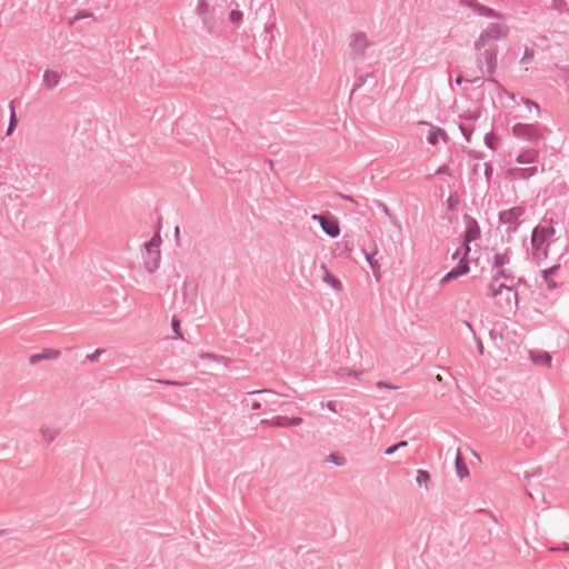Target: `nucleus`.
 I'll return each mask as SVG.
<instances>
[{
    "label": "nucleus",
    "mask_w": 569,
    "mask_h": 569,
    "mask_svg": "<svg viewBox=\"0 0 569 569\" xmlns=\"http://www.w3.org/2000/svg\"><path fill=\"white\" fill-rule=\"evenodd\" d=\"M40 360H43L42 352L41 353H37V355H32L29 358V361H30L31 365H34L36 362H38Z\"/></svg>",
    "instance_id": "nucleus-25"
},
{
    "label": "nucleus",
    "mask_w": 569,
    "mask_h": 569,
    "mask_svg": "<svg viewBox=\"0 0 569 569\" xmlns=\"http://www.w3.org/2000/svg\"><path fill=\"white\" fill-rule=\"evenodd\" d=\"M169 385H174V386H182L183 383L182 382H168Z\"/></svg>",
    "instance_id": "nucleus-33"
},
{
    "label": "nucleus",
    "mask_w": 569,
    "mask_h": 569,
    "mask_svg": "<svg viewBox=\"0 0 569 569\" xmlns=\"http://www.w3.org/2000/svg\"><path fill=\"white\" fill-rule=\"evenodd\" d=\"M553 228H535L531 244L537 254L546 257L548 253V240L553 236Z\"/></svg>",
    "instance_id": "nucleus-4"
},
{
    "label": "nucleus",
    "mask_w": 569,
    "mask_h": 569,
    "mask_svg": "<svg viewBox=\"0 0 569 569\" xmlns=\"http://www.w3.org/2000/svg\"><path fill=\"white\" fill-rule=\"evenodd\" d=\"M407 445V441H400L399 443L396 445V447L399 449L406 447Z\"/></svg>",
    "instance_id": "nucleus-31"
},
{
    "label": "nucleus",
    "mask_w": 569,
    "mask_h": 569,
    "mask_svg": "<svg viewBox=\"0 0 569 569\" xmlns=\"http://www.w3.org/2000/svg\"><path fill=\"white\" fill-rule=\"evenodd\" d=\"M498 276H499V277H505V272H503V270L499 271V272H498Z\"/></svg>",
    "instance_id": "nucleus-34"
},
{
    "label": "nucleus",
    "mask_w": 569,
    "mask_h": 569,
    "mask_svg": "<svg viewBox=\"0 0 569 569\" xmlns=\"http://www.w3.org/2000/svg\"><path fill=\"white\" fill-rule=\"evenodd\" d=\"M229 19H230L231 22L238 23L242 19V13L240 11L233 10V11L230 12Z\"/></svg>",
    "instance_id": "nucleus-23"
},
{
    "label": "nucleus",
    "mask_w": 569,
    "mask_h": 569,
    "mask_svg": "<svg viewBox=\"0 0 569 569\" xmlns=\"http://www.w3.org/2000/svg\"><path fill=\"white\" fill-rule=\"evenodd\" d=\"M252 410H259L262 407V402L260 400H253L250 403Z\"/></svg>",
    "instance_id": "nucleus-27"
},
{
    "label": "nucleus",
    "mask_w": 569,
    "mask_h": 569,
    "mask_svg": "<svg viewBox=\"0 0 569 569\" xmlns=\"http://www.w3.org/2000/svg\"><path fill=\"white\" fill-rule=\"evenodd\" d=\"M313 220L319 221L322 230L330 237L336 238L340 233V228L336 219H328L321 214H313Z\"/></svg>",
    "instance_id": "nucleus-6"
},
{
    "label": "nucleus",
    "mask_w": 569,
    "mask_h": 569,
    "mask_svg": "<svg viewBox=\"0 0 569 569\" xmlns=\"http://www.w3.org/2000/svg\"><path fill=\"white\" fill-rule=\"evenodd\" d=\"M366 259H367L368 263L370 264V267L372 268V270L376 273H378L379 269H380L379 262L376 259H373V257L369 253H366Z\"/></svg>",
    "instance_id": "nucleus-21"
},
{
    "label": "nucleus",
    "mask_w": 569,
    "mask_h": 569,
    "mask_svg": "<svg viewBox=\"0 0 569 569\" xmlns=\"http://www.w3.org/2000/svg\"><path fill=\"white\" fill-rule=\"evenodd\" d=\"M530 358L532 362L539 366L550 367L551 365V357L547 352H530Z\"/></svg>",
    "instance_id": "nucleus-14"
},
{
    "label": "nucleus",
    "mask_w": 569,
    "mask_h": 569,
    "mask_svg": "<svg viewBox=\"0 0 569 569\" xmlns=\"http://www.w3.org/2000/svg\"><path fill=\"white\" fill-rule=\"evenodd\" d=\"M200 358L203 360V361H220L222 358L219 357V356H216L213 353H209V352H206V353H201L200 355Z\"/></svg>",
    "instance_id": "nucleus-22"
},
{
    "label": "nucleus",
    "mask_w": 569,
    "mask_h": 569,
    "mask_svg": "<svg viewBox=\"0 0 569 569\" xmlns=\"http://www.w3.org/2000/svg\"><path fill=\"white\" fill-rule=\"evenodd\" d=\"M446 133L441 129H432L430 133L428 134L427 139L428 142L431 144H437L439 142L440 138H445Z\"/></svg>",
    "instance_id": "nucleus-17"
},
{
    "label": "nucleus",
    "mask_w": 569,
    "mask_h": 569,
    "mask_svg": "<svg viewBox=\"0 0 569 569\" xmlns=\"http://www.w3.org/2000/svg\"><path fill=\"white\" fill-rule=\"evenodd\" d=\"M92 14L89 13V12H81V13H78L71 21V23H73L77 19H80V18H91Z\"/></svg>",
    "instance_id": "nucleus-26"
},
{
    "label": "nucleus",
    "mask_w": 569,
    "mask_h": 569,
    "mask_svg": "<svg viewBox=\"0 0 569 569\" xmlns=\"http://www.w3.org/2000/svg\"><path fill=\"white\" fill-rule=\"evenodd\" d=\"M249 395H268V396H271V392L268 391V390H257V391L250 392Z\"/></svg>",
    "instance_id": "nucleus-28"
},
{
    "label": "nucleus",
    "mask_w": 569,
    "mask_h": 569,
    "mask_svg": "<svg viewBox=\"0 0 569 569\" xmlns=\"http://www.w3.org/2000/svg\"><path fill=\"white\" fill-rule=\"evenodd\" d=\"M525 210L521 207H515L505 210L500 213V221L506 224H513L523 214Z\"/></svg>",
    "instance_id": "nucleus-9"
},
{
    "label": "nucleus",
    "mask_w": 569,
    "mask_h": 569,
    "mask_svg": "<svg viewBox=\"0 0 569 569\" xmlns=\"http://www.w3.org/2000/svg\"><path fill=\"white\" fill-rule=\"evenodd\" d=\"M172 326H173V330H174V331H178V329H179V322H178V321H173Z\"/></svg>",
    "instance_id": "nucleus-32"
},
{
    "label": "nucleus",
    "mask_w": 569,
    "mask_h": 569,
    "mask_svg": "<svg viewBox=\"0 0 569 569\" xmlns=\"http://www.w3.org/2000/svg\"><path fill=\"white\" fill-rule=\"evenodd\" d=\"M369 47V40L363 33H355L350 40V49L355 57H362Z\"/></svg>",
    "instance_id": "nucleus-5"
},
{
    "label": "nucleus",
    "mask_w": 569,
    "mask_h": 569,
    "mask_svg": "<svg viewBox=\"0 0 569 569\" xmlns=\"http://www.w3.org/2000/svg\"><path fill=\"white\" fill-rule=\"evenodd\" d=\"M480 236V229L479 226L476 223L475 220L470 219L467 224V230L465 232V252L463 257H466L470 250L468 243L472 240L478 239Z\"/></svg>",
    "instance_id": "nucleus-8"
},
{
    "label": "nucleus",
    "mask_w": 569,
    "mask_h": 569,
    "mask_svg": "<svg viewBox=\"0 0 569 569\" xmlns=\"http://www.w3.org/2000/svg\"><path fill=\"white\" fill-rule=\"evenodd\" d=\"M160 246L161 237L156 232L152 238L146 243V268L149 272L158 269L160 262Z\"/></svg>",
    "instance_id": "nucleus-3"
},
{
    "label": "nucleus",
    "mask_w": 569,
    "mask_h": 569,
    "mask_svg": "<svg viewBox=\"0 0 569 569\" xmlns=\"http://www.w3.org/2000/svg\"><path fill=\"white\" fill-rule=\"evenodd\" d=\"M59 433V429L53 425L43 423L40 427V435L47 443L53 442L58 438Z\"/></svg>",
    "instance_id": "nucleus-11"
},
{
    "label": "nucleus",
    "mask_w": 569,
    "mask_h": 569,
    "mask_svg": "<svg viewBox=\"0 0 569 569\" xmlns=\"http://www.w3.org/2000/svg\"><path fill=\"white\" fill-rule=\"evenodd\" d=\"M302 422L301 418H292L287 420L284 417H276L271 420H262V425H267L269 427H286V426H298Z\"/></svg>",
    "instance_id": "nucleus-10"
},
{
    "label": "nucleus",
    "mask_w": 569,
    "mask_h": 569,
    "mask_svg": "<svg viewBox=\"0 0 569 569\" xmlns=\"http://www.w3.org/2000/svg\"><path fill=\"white\" fill-rule=\"evenodd\" d=\"M488 295L495 305L506 313H513L518 307V293L516 290L493 278L488 287Z\"/></svg>",
    "instance_id": "nucleus-2"
},
{
    "label": "nucleus",
    "mask_w": 569,
    "mask_h": 569,
    "mask_svg": "<svg viewBox=\"0 0 569 569\" xmlns=\"http://www.w3.org/2000/svg\"><path fill=\"white\" fill-rule=\"evenodd\" d=\"M469 272L468 262L465 259H461L457 267L451 269L446 276H443L440 280V284H446L449 281L457 279L460 276L467 274Z\"/></svg>",
    "instance_id": "nucleus-7"
},
{
    "label": "nucleus",
    "mask_w": 569,
    "mask_h": 569,
    "mask_svg": "<svg viewBox=\"0 0 569 569\" xmlns=\"http://www.w3.org/2000/svg\"><path fill=\"white\" fill-rule=\"evenodd\" d=\"M416 481L420 487H425V489L428 490L429 483L431 481L430 473L426 470H418L416 475Z\"/></svg>",
    "instance_id": "nucleus-16"
},
{
    "label": "nucleus",
    "mask_w": 569,
    "mask_h": 569,
    "mask_svg": "<svg viewBox=\"0 0 569 569\" xmlns=\"http://www.w3.org/2000/svg\"><path fill=\"white\" fill-rule=\"evenodd\" d=\"M508 262V256L505 253H497L493 258V263L497 268H501L505 263Z\"/></svg>",
    "instance_id": "nucleus-19"
},
{
    "label": "nucleus",
    "mask_w": 569,
    "mask_h": 569,
    "mask_svg": "<svg viewBox=\"0 0 569 569\" xmlns=\"http://www.w3.org/2000/svg\"><path fill=\"white\" fill-rule=\"evenodd\" d=\"M517 170H509V174H512L513 172H516Z\"/></svg>",
    "instance_id": "nucleus-36"
},
{
    "label": "nucleus",
    "mask_w": 569,
    "mask_h": 569,
    "mask_svg": "<svg viewBox=\"0 0 569 569\" xmlns=\"http://www.w3.org/2000/svg\"><path fill=\"white\" fill-rule=\"evenodd\" d=\"M536 157H537L536 152L530 151V152H527V153H523V154L519 156L518 157V162L519 163L532 162V161H535Z\"/></svg>",
    "instance_id": "nucleus-18"
},
{
    "label": "nucleus",
    "mask_w": 569,
    "mask_h": 569,
    "mask_svg": "<svg viewBox=\"0 0 569 569\" xmlns=\"http://www.w3.org/2000/svg\"><path fill=\"white\" fill-rule=\"evenodd\" d=\"M60 80L61 73L58 70H46L42 76V81L47 89H53L59 84Z\"/></svg>",
    "instance_id": "nucleus-12"
},
{
    "label": "nucleus",
    "mask_w": 569,
    "mask_h": 569,
    "mask_svg": "<svg viewBox=\"0 0 569 569\" xmlns=\"http://www.w3.org/2000/svg\"><path fill=\"white\" fill-rule=\"evenodd\" d=\"M461 2L471 9H473L477 13L487 16L489 18H495L498 21L490 23L480 34L479 39L476 42L477 49L485 48L490 41H496L503 39L509 33V28L503 22L502 17L496 13L493 10L481 6L476 0H461Z\"/></svg>",
    "instance_id": "nucleus-1"
},
{
    "label": "nucleus",
    "mask_w": 569,
    "mask_h": 569,
    "mask_svg": "<svg viewBox=\"0 0 569 569\" xmlns=\"http://www.w3.org/2000/svg\"><path fill=\"white\" fill-rule=\"evenodd\" d=\"M437 380L441 381V376L440 375L437 376Z\"/></svg>",
    "instance_id": "nucleus-35"
},
{
    "label": "nucleus",
    "mask_w": 569,
    "mask_h": 569,
    "mask_svg": "<svg viewBox=\"0 0 569 569\" xmlns=\"http://www.w3.org/2000/svg\"><path fill=\"white\" fill-rule=\"evenodd\" d=\"M323 277L322 280L332 289L340 291L342 290V282L338 279L333 273H331L327 268L322 267Z\"/></svg>",
    "instance_id": "nucleus-13"
},
{
    "label": "nucleus",
    "mask_w": 569,
    "mask_h": 569,
    "mask_svg": "<svg viewBox=\"0 0 569 569\" xmlns=\"http://www.w3.org/2000/svg\"><path fill=\"white\" fill-rule=\"evenodd\" d=\"M397 450H398V448L396 447V445L391 446V447L387 448L386 455H388V456L393 455Z\"/></svg>",
    "instance_id": "nucleus-29"
},
{
    "label": "nucleus",
    "mask_w": 569,
    "mask_h": 569,
    "mask_svg": "<svg viewBox=\"0 0 569 569\" xmlns=\"http://www.w3.org/2000/svg\"><path fill=\"white\" fill-rule=\"evenodd\" d=\"M456 471L460 479H463L469 476V469L465 463L459 449L456 456Z\"/></svg>",
    "instance_id": "nucleus-15"
},
{
    "label": "nucleus",
    "mask_w": 569,
    "mask_h": 569,
    "mask_svg": "<svg viewBox=\"0 0 569 569\" xmlns=\"http://www.w3.org/2000/svg\"><path fill=\"white\" fill-rule=\"evenodd\" d=\"M555 270H556V267H552V268L543 271V278L548 282L549 288L556 287V283L553 281H549V279H548L549 274L553 273Z\"/></svg>",
    "instance_id": "nucleus-24"
},
{
    "label": "nucleus",
    "mask_w": 569,
    "mask_h": 569,
    "mask_svg": "<svg viewBox=\"0 0 569 569\" xmlns=\"http://www.w3.org/2000/svg\"><path fill=\"white\" fill-rule=\"evenodd\" d=\"M43 360L44 359H58L60 357V351L56 349H47L42 352Z\"/></svg>",
    "instance_id": "nucleus-20"
},
{
    "label": "nucleus",
    "mask_w": 569,
    "mask_h": 569,
    "mask_svg": "<svg viewBox=\"0 0 569 569\" xmlns=\"http://www.w3.org/2000/svg\"><path fill=\"white\" fill-rule=\"evenodd\" d=\"M330 458L337 465H342L343 463V458H339V457L333 456V455Z\"/></svg>",
    "instance_id": "nucleus-30"
}]
</instances>
